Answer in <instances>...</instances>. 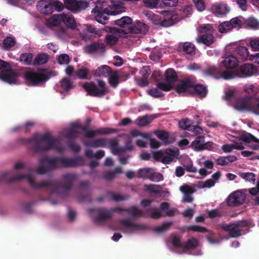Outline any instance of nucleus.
Instances as JSON below:
<instances>
[{
	"label": "nucleus",
	"instance_id": "nucleus-1",
	"mask_svg": "<svg viewBox=\"0 0 259 259\" xmlns=\"http://www.w3.org/2000/svg\"><path fill=\"white\" fill-rule=\"evenodd\" d=\"M59 140L48 133L36 134L31 139L19 138L16 140L18 145H31V150L34 153H42L51 149H58Z\"/></svg>",
	"mask_w": 259,
	"mask_h": 259
},
{
	"label": "nucleus",
	"instance_id": "nucleus-2",
	"mask_svg": "<svg viewBox=\"0 0 259 259\" xmlns=\"http://www.w3.org/2000/svg\"><path fill=\"white\" fill-rule=\"evenodd\" d=\"M23 179H27L33 188H46L51 194L60 195L61 183L59 180H53L50 181H42L40 183H36L34 178L29 175L20 174L14 176L12 171L3 172L0 174V181L11 182Z\"/></svg>",
	"mask_w": 259,
	"mask_h": 259
},
{
	"label": "nucleus",
	"instance_id": "nucleus-3",
	"mask_svg": "<svg viewBox=\"0 0 259 259\" xmlns=\"http://www.w3.org/2000/svg\"><path fill=\"white\" fill-rule=\"evenodd\" d=\"M93 211H95L98 214L94 218V221L96 223H103L111 219L113 214L115 212H126L131 214L133 218L143 217V212L135 206L130 208L114 207L107 209L104 207H99L90 209V213Z\"/></svg>",
	"mask_w": 259,
	"mask_h": 259
},
{
	"label": "nucleus",
	"instance_id": "nucleus-4",
	"mask_svg": "<svg viewBox=\"0 0 259 259\" xmlns=\"http://www.w3.org/2000/svg\"><path fill=\"white\" fill-rule=\"evenodd\" d=\"M42 161H46L49 164L50 170L59 167H75L84 164V159L80 156L74 158H68L61 156L55 158L45 157Z\"/></svg>",
	"mask_w": 259,
	"mask_h": 259
},
{
	"label": "nucleus",
	"instance_id": "nucleus-5",
	"mask_svg": "<svg viewBox=\"0 0 259 259\" xmlns=\"http://www.w3.org/2000/svg\"><path fill=\"white\" fill-rule=\"evenodd\" d=\"M250 224L248 221L242 220L232 224H222L221 226L225 231L229 232L231 237L237 238L242 234V232L244 231L243 234L249 232Z\"/></svg>",
	"mask_w": 259,
	"mask_h": 259
},
{
	"label": "nucleus",
	"instance_id": "nucleus-6",
	"mask_svg": "<svg viewBox=\"0 0 259 259\" xmlns=\"http://www.w3.org/2000/svg\"><path fill=\"white\" fill-rule=\"evenodd\" d=\"M97 82L99 88L93 82H85L82 84V87L89 95L93 96H103L110 92L105 81L98 80Z\"/></svg>",
	"mask_w": 259,
	"mask_h": 259
},
{
	"label": "nucleus",
	"instance_id": "nucleus-7",
	"mask_svg": "<svg viewBox=\"0 0 259 259\" xmlns=\"http://www.w3.org/2000/svg\"><path fill=\"white\" fill-rule=\"evenodd\" d=\"M0 79L10 83H15L17 74L12 70L11 66L7 62L0 59Z\"/></svg>",
	"mask_w": 259,
	"mask_h": 259
},
{
	"label": "nucleus",
	"instance_id": "nucleus-8",
	"mask_svg": "<svg viewBox=\"0 0 259 259\" xmlns=\"http://www.w3.org/2000/svg\"><path fill=\"white\" fill-rule=\"evenodd\" d=\"M228 105L239 111H249L252 98H224Z\"/></svg>",
	"mask_w": 259,
	"mask_h": 259
},
{
	"label": "nucleus",
	"instance_id": "nucleus-9",
	"mask_svg": "<svg viewBox=\"0 0 259 259\" xmlns=\"http://www.w3.org/2000/svg\"><path fill=\"white\" fill-rule=\"evenodd\" d=\"M119 229L123 233H132L136 230L147 229V226L142 224L132 223L130 219H121L119 221Z\"/></svg>",
	"mask_w": 259,
	"mask_h": 259
},
{
	"label": "nucleus",
	"instance_id": "nucleus-10",
	"mask_svg": "<svg viewBox=\"0 0 259 259\" xmlns=\"http://www.w3.org/2000/svg\"><path fill=\"white\" fill-rule=\"evenodd\" d=\"M167 82H159L157 87L164 91H168L171 89V83L175 82L177 79V75L174 69H168L165 73Z\"/></svg>",
	"mask_w": 259,
	"mask_h": 259
},
{
	"label": "nucleus",
	"instance_id": "nucleus-11",
	"mask_svg": "<svg viewBox=\"0 0 259 259\" xmlns=\"http://www.w3.org/2000/svg\"><path fill=\"white\" fill-rule=\"evenodd\" d=\"M25 77L27 80L33 85H36L45 81L48 78L47 75L41 70L36 72H27L25 74Z\"/></svg>",
	"mask_w": 259,
	"mask_h": 259
},
{
	"label": "nucleus",
	"instance_id": "nucleus-12",
	"mask_svg": "<svg viewBox=\"0 0 259 259\" xmlns=\"http://www.w3.org/2000/svg\"><path fill=\"white\" fill-rule=\"evenodd\" d=\"M241 26V20L238 18H234L229 21H225L221 23L218 26V29L221 33H226L233 28H240Z\"/></svg>",
	"mask_w": 259,
	"mask_h": 259
},
{
	"label": "nucleus",
	"instance_id": "nucleus-13",
	"mask_svg": "<svg viewBox=\"0 0 259 259\" xmlns=\"http://www.w3.org/2000/svg\"><path fill=\"white\" fill-rule=\"evenodd\" d=\"M81 130L84 133V136L88 138H92L96 135H107L117 132V129L110 127H102L96 130H89L87 127H82Z\"/></svg>",
	"mask_w": 259,
	"mask_h": 259
},
{
	"label": "nucleus",
	"instance_id": "nucleus-14",
	"mask_svg": "<svg viewBox=\"0 0 259 259\" xmlns=\"http://www.w3.org/2000/svg\"><path fill=\"white\" fill-rule=\"evenodd\" d=\"M246 198L245 194L238 190L231 193L227 198V204L230 206H237L244 203Z\"/></svg>",
	"mask_w": 259,
	"mask_h": 259
},
{
	"label": "nucleus",
	"instance_id": "nucleus-15",
	"mask_svg": "<svg viewBox=\"0 0 259 259\" xmlns=\"http://www.w3.org/2000/svg\"><path fill=\"white\" fill-rule=\"evenodd\" d=\"M111 151L112 154H118L119 152H125L126 150H132L133 145L131 139H128L125 142L124 147H118L117 140L114 139L111 141Z\"/></svg>",
	"mask_w": 259,
	"mask_h": 259
},
{
	"label": "nucleus",
	"instance_id": "nucleus-16",
	"mask_svg": "<svg viewBox=\"0 0 259 259\" xmlns=\"http://www.w3.org/2000/svg\"><path fill=\"white\" fill-rule=\"evenodd\" d=\"M114 139L99 138L94 139L90 142L85 141L84 144L85 146L93 148L107 147L109 146L111 148V141Z\"/></svg>",
	"mask_w": 259,
	"mask_h": 259
},
{
	"label": "nucleus",
	"instance_id": "nucleus-17",
	"mask_svg": "<svg viewBox=\"0 0 259 259\" xmlns=\"http://www.w3.org/2000/svg\"><path fill=\"white\" fill-rule=\"evenodd\" d=\"M75 174L67 173L62 176V187L64 191L68 192L72 187L73 183L77 179Z\"/></svg>",
	"mask_w": 259,
	"mask_h": 259
},
{
	"label": "nucleus",
	"instance_id": "nucleus-18",
	"mask_svg": "<svg viewBox=\"0 0 259 259\" xmlns=\"http://www.w3.org/2000/svg\"><path fill=\"white\" fill-rule=\"evenodd\" d=\"M132 19L127 16L123 17L115 21V24L123 29L119 30L120 32H123L124 34L130 33L128 29H131L132 26Z\"/></svg>",
	"mask_w": 259,
	"mask_h": 259
},
{
	"label": "nucleus",
	"instance_id": "nucleus-19",
	"mask_svg": "<svg viewBox=\"0 0 259 259\" xmlns=\"http://www.w3.org/2000/svg\"><path fill=\"white\" fill-rule=\"evenodd\" d=\"M36 8L40 13L45 15H49L53 12V9L51 2L48 0H40L36 5Z\"/></svg>",
	"mask_w": 259,
	"mask_h": 259
},
{
	"label": "nucleus",
	"instance_id": "nucleus-20",
	"mask_svg": "<svg viewBox=\"0 0 259 259\" xmlns=\"http://www.w3.org/2000/svg\"><path fill=\"white\" fill-rule=\"evenodd\" d=\"M195 84V82L193 79L186 78L178 83L176 91L179 93L187 92L190 88H193Z\"/></svg>",
	"mask_w": 259,
	"mask_h": 259
},
{
	"label": "nucleus",
	"instance_id": "nucleus-21",
	"mask_svg": "<svg viewBox=\"0 0 259 259\" xmlns=\"http://www.w3.org/2000/svg\"><path fill=\"white\" fill-rule=\"evenodd\" d=\"M210 9L212 14L217 16L226 15L229 11L227 6L223 4L213 5Z\"/></svg>",
	"mask_w": 259,
	"mask_h": 259
},
{
	"label": "nucleus",
	"instance_id": "nucleus-22",
	"mask_svg": "<svg viewBox=\"0 0 259 259\" xmlns=\"http://www.w3.org/2000/svg\"><path fill=\"white\" fill-rule=\"evenodd\" d=\"M63 21V13L55 14L47 20L46 25L49 27L58 26L61 25Z\"/></svg>",
	"mask_w": 259,
	"mask_h": 259
},
{
	"label": "nucleus",
	"instance_id": "nucleus-23",
	"mask_svg": "<svg viewBox=\"0 0 259 259\" xmlns=\"http://www.w3.org/2000/svg\"><path fill=\"white\" fill-rule=\"evenodd\" d=\"M113 70L108 66L104 65L99 67L93 72L94 75L100 77H108Z\"/></svg>",
	"mask_w": 259,
	"mask_h": 259
},
{
	"label": "nucleus",
	"instance_id": "nucleus-24",
	"mask_svg": "<svg viewBox=\"0 0 259 259\" xmlns=\"http://www.w3.org/2000/svg\"><path fill=\"white\" fill-rule=\"evenodd\" d=\"M85 51L89 54L103 53L105 51V46L102 43H93L87 46Z\"/></svg>",
	"mask_w": 259,
	"mask_h": 259
},
{
	"label": "nucleus",
	"instance_id": "nucleus-25",
	"mask_svg": "<svg viewBox=\"0 0 259 259\" xmlns=\"http://www.w3.org/2000/svg\"><path fill=\"white\" fill-rule=\"evenodd\" d=\"M130 33H145L148 31V26L144 23L138 22L132 25V28L128 29Z\"/></svg>",
	"mask_w": 259,
	"mask_h": 259
},
{
	"label": "nucleus",
	"instance_id": "nucleus-26",
	"mask_svg": "<svg viewBox=\"0 0 259 259\" xmlns=\"http://www.w3.org/2000/svg\"><path fill=\"white\" fill-rule=\"evenodd\" d=\"M240 71L245 76H250L257 73V68L251 64H245L240 67Z\"/></svg>",
	"mask_w": 259,
	"mask_h": 259
},
{
	"label": "nucleus",
	"instance_id": "nucleus-27",
	"mask_svg": "<svg viewBox=\"0 0 259 259\" xmlns=\"http://www.w3.org/2000/svg\"><path fill=\"white\" fill-rule=\"evenodd\" d=\"M112 6L109 10V13L111 15H115L125 11V7L123 4L115 0L112 2Z\"/></svg>",
	"mask_w": 259,
	"mask_h": 259
},
{
	"label": "nucleus",
	"instance_id": "nucleus-28",
	"mask_svg": "<svg viewBox=\"0 0 259 259\" xmlns=\"http://www.w3.org/2000/svg\"><path fill=\"white\" fill-rule=\"evenodd\" d=\"M106 3L102 1H97L95 8L92 11V14H96L101 12L109 13V9L107 7Z\"/></svg>",
	"mask_w": 259,
	"mask_h": 259
},
{
	"label": "nucleus",
	"instance_id": "nucleus-29",
	"mask_svg": "<svg viewBox=\"0 0 259 259\" xmlns=\"http://www.w3.org/2000/svg\"><path fill=\"white\" fill-rule=\"evenodd\" d=\"M204 142V137L203 136H198L191 143L192 148L196 151L203 150V143Z\"/></svg>",
	"mask_w": 259,
	"mask_h": 259
},
{
	"label": "nucleus",
	"instance_id": "nucleus-30",
	"mask_svg": "<svg viewBox=\"0 0 259 259\" xmlns=\"http://www.w3.org/2000/svg\"><path fill=\"white\" fill-rule=\"evenodd\" d=\"M237 157L235 155H229L228 156H220L216 160V163L218 165H226L229 163L235 161Z\"/></svg>",
	"mask_w": 259,
	"mask_h": 259
},
{
	"label": "nucleus",
	"instance_id": "nucleus-31",
	"mask_svg": "<svg viewBox=\"0 0 259 259\" xmlns=\"http://www.w3.org/2000/svg\"><path fill=\"white\" fill-rule=\"evenodd\" d=\"M114 30L116 34H109L106 37L107 43L111 46L116 44L118 41V37L122 36L121 32H120L119 29H114Z\"/></svg>",
	"mask_w": 259,
	"mask_h": 259
},
{
	"label": "nucleus",
	"instance_id": "nucleus-32",
	"mask_svg": "<svg viewBox=\"0 0 259 259\" xmlns=\"http://www.w3.org/2000/svg\"><path fill=\"white\" fill-rule=\"evenodd\" d=\"M222 62L224 65L228 68H234L236 67L238 64L237 59L232 55L226 57Z\"/></svg>",
	"mask_w": 259,
	"mask_h": 259
},
{
	"label": "nucleus",
	"instance_id": "nucleus-33",
	"mask_svg": "<svg viewBox=\"0 0 259 259\" xmlns=\"http://www.w3.org/2000/svg\"><path fill=\"white\" fill-rule=\"evenodd\" d=\"M108 77L110 85L113 88H116L119 82V72L117 70L112 71Z\"/></svg>",
	"mask_w": 259,
	"mask_h": 259
},
{
	"label": "nucleus",
	"instance_id": "nucleus-34",
	"mask_svg": "<svg viewBox=\"0 0 259 259\" xmlns=\"http://www.w3.org/2000/svg\"><path fill=\"white\" fill-rule=\"evenodd\" d=\"M63 23L68 27L74 29L76 26V22L73 17L68 14L63 13Z\"/></svg>",
	"mask_w": 259,
	"mask_h": 259
},
{
	"label": "nucleus",
	"instance_id": "nucleus-35",
	"mask_svg": "<svg viewBox=\"0 0 259 259\" xmlns=\"http://www.w3.org/2000/svg\"><path fill=\"white\" fill-rule=\"evenodd\" d=\"M198 42H202L206 46H209L214 41V38L211 34H205L201 36H199L196 38Z\"/></svg>",
	"mask_w": 259,
	"mask_h": 259
},
{
	"label": "nucleus",
	"instance_id": "nucleus-36",
	"mask_svg": "<svg viewBox=\"0 0 259 259\" xmlns=\"http://www.w3.org/2000/svg\"><path fill=\"white\" fill-rule=\"evenodd\" d=\"M165 153L169 155L163 157L161 160V162L164 164H169L174 160L177 152L171 149H168L166 150Z\"/></svg>",
	"mask_w": 259,
	"mask_h": 259
},
{
	"label": "nucleus",
	"instance_id": "nucleus-37",
	"mask_svg": "<svg viewBox=\"0 0 259 259\" xmlns=\"http://www.w3.org/2000/svg\"><path fill=\"white\" fill-rule=\"evenodd\" d=\"M144 188L146 191L155 194H160L162 189L160 185L155 184L145 185Z\"/></svg>",
	"mask_w": 259,
	"mask_h": 259
},
{
	"label": "nucleus",
	"instance_id": "nucleus-38",
	"mask_svg": "<svg viewBox=\"0 0 259 259\" xmlns=\"http://www.w3.org/2000/svg\"><path fill=\"white\" fill-rule=\"evenodd\" d=\"M152 170V168L149 167L140 168L138 171V177L149 180Z\"/></svg>",
	"mask_w": 259,
	"mask_h": 259
},
{
	"label": "nucleus",
	"instance_id": "nucleus-39",
	"mask_svg": "<svg viewBox=\"0 0 259 259\" xmlns=\"http://www.w3.org/2000/svg\"><path fill=\"white\" fill-rule=\"evenodd\" d=\"M199 245L198 241L195 238L189 239L185 243L183 244V247L187 249H194L196 248Z\"/></svg>",
	"mask_w": 259,
	"mask_h": 259
},
{
	"label": "nucleus",
	"instance_id": "nucleus-40",
	"mask_svg": "<svg viewBox=\"0 0 259 259\" xmlns=\"http://www.w3.org/2000/svg\"><path fill=\"white\" fill-rule=\"evenodd\" d=\"M155 134L159 139L162 141L164 145L170 144V142L168 141L169 134L167 132L164 131H157L155 132Z\"/></svg>",
	"mask_w": 259,
	"mask_h": 259
},
{
	"label": "nucleus",
	"instance_id": "nucleus-41",
	"mask_svg": "<svg viewBox=\"0 0 259 259\" xmlns=\"http://www.w3.org/2000/svg\"><path fill=\"white\" fill-rule=\"evenodd\" d=\"M108 15L111 14L106 12H101L100 13H96V14H93L92 16H93L94 19L98 22L102 24H105L106 21L108 19L107 17V15Z\"/></svg>",
	"mask_w": 259,
	"mask_h": 259
},
{
	"label": "nucleus",
	"instance_id": "nucleus-42",
	"mask_svg": "<svg viewBox=\"0 0 259 259\" xmlns=\"http://www.w3.org/2000/svg\"><path fill=\"white\" fill-rule=\"evenodd\" d=\"M46 163L45 161H42V158L39 160V164L38 167L34 171L39 175H44L50 170L49 167L45 166L44 163Z\"/></svg>",
	"mask_w": 259,
	"mask_h": 259
},
{
	"label": "nucleus",
	"instance_id": "nucleus-43",
	"mask_svg": "<svg viewBox=\"0 0 259 259\" xmlns=\"http://www.w3.org/2000/svg\"><path fill=\"white\" fill-rule=\"evenodd\" d=\"M64 5L67 9L73 12L77 11V1L65 0Z\"/></svg>",
	"mask_w": 259,
	"mask_h": 259
},
{
	"label": "nucleus",
	"instance_id": "nucleus-44",
	"mask_svg": "<svg viewBox=\"0 0 259 259\" xmlns=\"http://www.w3.org/2000/svg\"><path fill=\"white\" fill-rule=\"evenodd\" d=\"M196 94L201 97H205L207 95V90L206 88L201 84L194 85V87Z\"/></svg>",
	"mask_w": 259,
	"mask_h": 259
},
{
	"label": "nucleus",
	"instance_id": "nucleus-45",
	"mask_svg": "<svg viewBox=\"0 0 259 259\" xmlns=\"http://www.w3.org/2000/svg\"><path fill=\"white\" fill-rule=\"evenodd\" d=\"M33 55L31 53H24L21 55L19 61L25 65L31 64Z\"/></svg>",
	"mask_w": 259,
	"mask_h": 259
},
{
	"label": "nucleus",
	"instance_id": "nucleus-46",
	"mask_svg": "<svg viewBox=\"0 0 259 259\" xmlns=\"http://www.w3.org/2000/svg\"><path fill=\"white\" fill-rule=\"evenodd\" d=\"M48 60V56L45 54H39L35 58L34 65H41L47 62Z\"/></svg>",
	"mask_w": 259,
	"mask_h": 259
},
{
	"label": "nucleus",
	"instance_id": "nucleus-47",
	"mask_svg": "<svg viewBox=\"0 0 259 259\" xmlns=\"http://www.w3.org/2000/svg\"><path fill=\"white\" fill-rule=\"evenodd\" d=\"M257 98H252L250 100V108L248 111H252L256 115H259V102L256 100Z\"/></svg>",
	"mask_w": 259,
	"mask_h": 259
},
{
	"label": "nucleus",
	"instance_id": "nucleus-48",
	"mask_svg": "<svg viewBox=\"0 0 259 259\" xmlns=\"http://www.w3.org/2000/svg\"><path fill=\"white\" fill-rule=\"evenodd\" d=\"M245 23L250 28L255 29L259 28V21L254 18H249L246 19Z\"/></svg>",
	"mask_w": 259,
	"mask_h": 259
},
{
	"label": "nucleus",
	"instance_id": "nucleus-49",
	"mask_svg": "<svg viewBox=\"0 0 259 259\" xmlns=\"http://www.w3.org/2000/svg\"><path fill=\"white\" fill-rule=\"evenodd\" d=\"M240 176L245 181L254 183L255 182L256 175L253 172H242Z\"/></svg>",
	"mask_w": 259,
	"mask_h": 259
},
{
	"label": "nucleus",
	"instance_id": "nucleus-50",
	"mask_svg": "<svg viewBox=\"0 0 259 259\" xmlns=\"http://www.w3.org/2000/svg\"><path fill=\"white\" fill-rule=\"evenodd\" d=\"M183 50L187 54L193 55L195 54V46L190 42H186L183 45Z\"/></svg>",
	"mask_w": 259,
	"mask_h": 259
},
{
	"label": "nucleus",
	"instance_id": "nucleus-51",
	"mask_svg": "<svg viewBox=\"0 0 259 259\" xmlns=\"http://www.w3.org/2000/svg\"><path fill=\"white\" fill-rule=\"evenodd\" d=\"M236 52L244 60H246L249 56L248 50L245 47H238L236 48Z\"/></svg>",
	"mask_w": 259,
	"mask_h": 259
},
{
	"label": "nucleus",
	"instance_id": "nucleus-52",
	"mask_svg": "<svg viewBox=\"0 0 259 259\" xmlns=\"http://www.w3.org/2000/svg\"><path fill=\"white\" fill-rule=\"evenodd\" d=\"M118 155L119 161L120 164L125 165L127 163V160L131 157V155L125 153V152H119L118 154H113Z\"/></svg>",
	"mask_w": 259,
	"mask_h": 259
},
{
	"label": "nucleus",
	"instance_id": "nucleus-53",
	"mask_svg": "<svg viewBox=\"0 0 259 259\" xmlns=\"http://www.w3.org/2000/svg\"><path fill=\"white\" fill-rule=\"evenodd\" d=\"M244 91L249 95L257 96V89L251 84H247L244 87Z\"/></svg>",
	"mask_w": 259,
	"mask_h": 259
},
{
	"label": "nucleus",
	"instance_id": "nucleus-54",
	"mask_svg": "<svg viewBox=\"0 0 259 259\" xmlns=\"http://www.w3.org/2000/svg\"><path fill=\"white\" fill-rule=\"evenodd\" d=\"M107 197L112 200L115 201H119L124 200L125 199V197L122 195H120L118 193L109 192L107 193Z\"/></svg>",
	"mask_w": 259,
	"mask_h": 259
},
{
	"label": "nucleus",
	"instance_id": "nucleus-55",
	"mask_svg": "<svg viewBox=\"0 0 259 259\" xmlns=\"http://www.w3.org/2000/svg\"><path fill=\"white\" fill-rule=\"evenodd\" d=\"M152 119L149 118V116L145 115L138 118L137 119V123L141 126H144L150 123Z\"/></svg>",
	"mask_w": 259,
	"mask_h": 259
},
{
	"label": "nucleus",
	"instance_id": "nucleus-56",
	"mask_svg": "<svg viewBox=\"0 0 259 259\" xmlns=\"http://www.w3.org/2000/svg\"><path fill=\"white\" fill-rule=\"evenodd\" d=\"M171 18V15L169 13H165V18L161 23V25L163 27H168L174 24V22Z\"/></svg>",
	"mask_w": 259,
	"mask_h": 259
},
{
	"label": "nucleus",
	"instance_id": "nucleus-57",
	"mask_svg": "<svg viewBox=\"0 0 259 259\" xmlns=\"http://www.w3.org/2000/svg\"><path fill=\"white\" fill-rule=\"evenodd\" d=\"M78 135V132L76 130L69 128V130L65 134V137L69 140L73 141L76 138Z\"/></svg>",
	"mask_w": 259,
	"mask_h": 259
},
{
	"label": "nucleus",
	"instance_id": "nucleus-58",
	"mask_svg": "<svg viewBox=\"0 0 259 259\" xmlns=\"http://www.w3.org/2000/svg\"><path fill=\"white\" fill-rule=\"evenodd\" d=\"M239 91L236 88H230L227 89L225 92V94L226 95V97H232L234 96H236L239 95Z\"/></svg>",
	"mask_w": 259,
	"mask_h": 259
},
{
	"label": "nucleus",
	"instance_id": "nucleus-59",
	"mask_svg": "<svg viewBox=\"0 0 259 259\" xmlns=\"http://www.w3.org/2000/svg\"><path fill=\"white\" fill-rule=\"evenodd\" d=\"M187 229L189 230H191L194 232H200V233H205L209 231L204 227H201L197 225H191L188 226L187 227Z\"/></svg>",
	"mask_w": 259,
	"mask_h": 259
},
{
	"label": "nucleus",
	"instance_id": "nucleus-60",
	"mask_svg": "<svg viewBox=\"0 0 259 259\" xmlns=\"http://www.w3.org/2000/svg\"><path fill=\"white\" fill-rule=\"evenodd\" d=\"M242 141L246 143H250L253 141H257L258 139L250 133L243 134L241 136Z\"/></svg>",
	"mask_w": 259,
	"mask_h": 259
},
{
	"label": "nucleus",
	"instance_id": "nucleus-61",
	"mask_svg": "<svg viewBox=\"0 0 259 259\" xmlns=\"http://www.w3.org/2000/svg\"><path fill=\"white\" fill-rule=\"evenodd\" d=\"M172 245L177 248L183 247V244L182 243L181 238L177 235H173L171 237Z\"/></svg>",
	"mask_w": 259,
	"mask_h": 259
},
{
	"label": "nucleus",
	"instance_id": "nucleus-62",
	"mask_svg": "<svg viewBox=\"0 0 259 259\" xmlns=\"http://www.w3.org/2000/svg\"><path fill=\"white\" fill-rule=\"evenodd\" d=\"M58 60L60 64L67 65L70 62V57L67 54H62L58 57Z\"/></svg>",
	"mask_w": 259,
	"mask_h": 259
},
{
	"label": "nucleus",
	"instance_id": "nucleus-63",
	"mask_svg": "<svg viewBox=\"0 0 259 259\" xmlns=\"http://www.w3.org/2000/svg\"><path fill=\"white\" fill-rule=\"evenodd\" d=\"M89 71L85 68H81L76 72V75L81 79H87Z\"/></svg>",
	"mask_w": 259,
	"mask_h": 259
},
{
	"label": "nucleus",
	"instance_id": "nucleus-64",
	"mask_svg": "<svg viewBox=\"0 0 259 259\" xmlns=\"http://www.w3.org/2000/svg\"><path fill=\"white\" fill-rule=\"evenodd\" d=\"M250 45L254 51H259V38H252L250 40Z\"/></svg>",
	"mask_w": 259,
	"mask_h": 259
}]
</instances>
